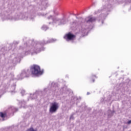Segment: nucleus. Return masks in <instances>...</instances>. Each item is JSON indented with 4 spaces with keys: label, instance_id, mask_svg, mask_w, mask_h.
Returning <instances> with one entry per match:
<instances>
[{
    "label": "nucleus",
    "instance_id": "obj_2",
    "mask_svg": "<svg viewBox=\"0 0 131 131\" xmlns=\"http://www.w3.org/2000/svg\"><path fill=\"white\" fill-rule=\"evenodd\" d=\"M59 108V104L57 102H54L51 103V106L50 108L49 111L50 113H54L56 112Z\"/></svg>",
    "mask_w": 131,
    "mask_h": 131
},
{
    "label": "nucleus",
    "instance_id": "obj_9",
    "mask_svg": "<svg viewBox=\"0 0 131 131\" xmlns=\"http://www.w3.org/2000/svg\"><path fill=\"white\" fill-rule=\"evenodd\" d=\"M55 14H56V15H59V12H57Z\"/></svg>",
    "mask_w": 131,
    "mask_h": 131
},
{
    "label": "nucleus",
    "instance_id": "obj_6",
    "mask_svg": "<svg viewBox=\"0 0 131 131\" xmlns=\"http://www.w3.org/2000/svg\"><path fill=\"white\" fill-rule=\"evenodd\" d=\"M96 78H97V77L96 76V75L92 76L91 78L92 82H95V79Z\"/></svg>",
    "mask_w": 131,
    "mask_h": 131
},
{
    "label": "nucleus",
    "instance_id": "obj_1",
    "mask_svg": "<svg viewBox=\"0 0 131 131\" xmlns=\"http://www.w3.org/2000/svg\"><path fill=\"white\" fill-rule=\"evenodd\" d=\"M31 73L35 76L41 75L43 73V71L40 70V67L37 65H33L31 68Z\"/></svg>",
    "mask_w": 131,
    "mask_h": 131
},
{
    "label": "nucleus",
    "instance_id": "obj_7",
    "mask_svg": "<svg viewBox=\"0 0 131 131\" xmlns=\"http://www.w3.org/2000/svg\"><path fill=\"white\" fill-rule=\"evenodd\" d=\"M34 53H38V49L37 48H35L34 49Z\"/></svg>",
    "mask_w": 131,
    "mask_h": 131
},
{
    "label": "nucleus",
    "instance_id": "obj_4",
    "mask_svg": "<svg viewBox=\"0 0 131 131\" xmlns=\"http://www.w3.org/2000/svg\"><path fill=\"white\" fill-rule=\"evenodd\" d=\"M97 20V18L96 17H92V16H89L87 18H86V23H90L92 22H95Z\"/></svg>",
    "mask_w": 131,
    "mask_h": 131
},
{
    "label": "nucleus",
    "instance_id": "obj_10",
    "mask_svg": "<svg viewBox=\"0 0 131 131\" xmlns=\"http://www.w3.org/2000/svg\"><path fill=\"white\" fill-rule=\"evenodd\" d=\"M53 18V16H50V19H51V18Z\"/></svg>",
    "mask_w": 131,
    "mask_h": 131
},
{
    "label": "nucleus",
    "instance_id": "obj_3",
    "mask_svg": "<svg viewBox=\"0 0 131 131\" xmlns=\"http://www.w3.org/2000/svg\"><path fill=\"white\" fill-rule=\"evenodd\" d=\"M75 37H76L75 35L69 32L64 36V38L67 40H74Z\"/></svg>",
    "mask_w": 131,
    "mask_h": 131
},
{
    "label": "nucleus",
    "instance_id": "obj_8",
    "mask_svg": "<svg viewBox=\"0 0 131 131\" xmlns=\"http://www.w3.org/2000/svg\"><path fill=\"white\" fill-rule=\"evenodd\" d=\"M130 123H131V120L128 121V122H127V124H130Z\"/></svg>",
    "mask_w": 131,
    "mask_h": 131
},
{
    "label": "nucleus",
    "instance_id": "obj_5",
    "mask_svg": "<svg viewBox=\"0 0 131 131\" xmlns=\"http://www.w3.org/2000/svg\"><path fill=\"white\" fill-rule=\"evenodd\" d=\"M0 117H2V118L7 117V113L0 112Z\"/></svg>",
    "mask_w": 131,
    "mask_h": 131
}]
</instances>
